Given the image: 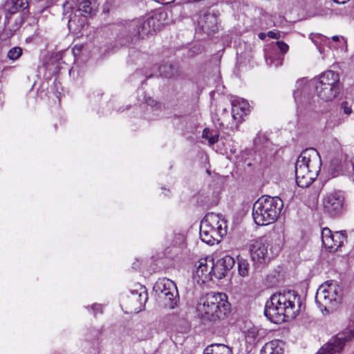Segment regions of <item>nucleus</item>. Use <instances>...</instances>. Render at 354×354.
Wrapping results in <instances>:
<instances>
[{"instance_id": "1", "label": "nucleus", "mask_w": 354, "mask_h": 354, "mask_svg": "<svg viewBox=\"0 0 354 354\" xmlns=\"http://www.w3.org/2000/svg\"><path fill=\"white\" fill-rule=\"evenodd\" d=\"M301 297L294 290L273 294L264 309L266 317L274 323L295 319L301 310Z\"/></svg>"}, {"instance_id": "2", "label": "nucleus", "mask_w": 354, "mask_h": 354, "mask_svg": "<svg viewBox=\"0 0 354 354\" xmlns=\"http://www.w3.org/2000/svg\"><path fill=\"white\" fill-rule=\"evenodd\" d=\"M168 23L167 12L157 11L151 16L125 21L120 26L118 37L126 39L127 41L133 42L160 30Z\"/></svg>"}, {"instance_id": "3", "label": "nucleus", "mask_w": 354, "mask_h": 354, "mask_svg": "<svg viewBox=\"0 0 354 354\" xmlns=\"http://www.w3.org/2000/svg\"><path fill=\"white\" fill-rule=\"evenodd\" d=\"M62 21H66L70 31L77 32L83 29L86 19L97 11V0H85L78 3L77 0H66L63 3Z\"/></svg>"}, {"instance_id": "4", "label": "nucleus", "mask_w": 354, "mask_h": 354, "mask_svg": "<svg viewBox=\"0 0 354 354\" xmlns=\"http://www.w3.org/2000/svg\"><path fill=\"white\" fill-rule=\"evenodd\" d=\"M230 304L225 293L209 292L201 297L196 304V313L203 320L216 322L226 317Z\"/></svg>"}, {"instance_id": "5", "label": "nucleus", "mask_w": 354, "mask_h": 354, "mask_svg": "<svg viewBox=\"0 0 354 354\" xmlns=\"http://www.w3.org/2000/svg\"><path fill=\"white\" fill-rule=\"evenodd\" d=\"M322 167V160L314 148L304 150L295 163L296 183L300 187H307L317 178Z\"/></svg>"}, {"instance_id": "6", "label": "nucleus", "mask_w": 354, "mask_h": 354, "mask_svg": "<svg viewBox=\"0 0 354 354\" xmlns=\"http://www.w3.org/2000/svg\"><path fill=\"white\" fill-rule=\"evenodd\" d=\"M283 207V201L279 197L261 196L253 204L252 217L254 223L258 225L273 223L279 217Z\"/></svg>"}, {"instance_id": "7", "label": "nucleus", "mask_w": 354, "mask_h": 354, "mask_svg": "<svg viewBox=\"0 0 354 354\" xmlns=\"http://www.w3.org/2000/svg\"><path fill=\"white\" fill-rule=\"evenodd\" d=\"M342 290L335 281H326L317 290L315 302L320 310L327 314L333 311L340 302Z\"/></svg>"}, {"instance_id": "8", "label": "nucleus", "mask_w": 354, "mask_h": 354, "mask_svg": "<svg viewBox=\"0 0 354 354\" xmlns=\"http://www.w3.org/2000/svg\"><path fill=\"white\" fill-rule=\"evenodd\" d=\"M341 84L337 73L327 71L315 80V90L317 96L324 102L334 100L339 93Z\"/></svg>"}, {"instance_id": "9", "label": "nucleus", "mask_w": 354, "mask_h": 354, "mask_svg": "<svg viewBox=\"0 0 354 354\" xmlns=\"http://www.w3.org/2000/svg\"><path fill=\"white\" fill-rule=\"evenodd\" d=\"M323 212L331 218L341 216L346 210L345 197L341 191H332L324 194L322 199Z\"/></svg>"}, {"instance_id": "10", "label": "nucleus", "mask_w": 354, "mask_h": 354, "mask_svg": "<svg viewBox=\"0 0 354 354\" xmlns=\"http://www.w3.org/2000/svg\"><path fill=\"white\" fill-rule=\"evenodd\" d=\"M153 290L166 308L174 309L176 306L178 294L174 281L167 278L160 279L156 282Z\"/></svg>"}, {"instance_id": "11", "label": "nucleus", "mask_w": 354, "mask_h": 354, "mask_svg": "<svg viewBox=\"0 0 354 354\" xmlns=\"http://www.w3.org/2000/svg\"><path fill=\"white\" fill-rule=\"evenodd\" d=\"M354 339V328H346L324 344L317 354H337L343 349L346 342Z\"/></svg>"}, {"instance_id": "12", "label": "nucleus", "mask_w": 354, "mask_h": 354, "mask_svg": "<svg viewBox=\"0 0 354 354\" xmlns=\"http://www.w3.org/2000/svg\"><path fill=\"white\" fill-rule=\"evenodd\" d=\"M268 247V244L263 238L255 240L251 245L250 255L255 269L261 268L270 259Z\"/></svg>"}, {"instance_id": "13", "label": "nucleus", "mask_w": 354, "mask_h": 354, "mask_svg": "<svg viewBox=\"0 0 354 354\" xmlns=\"http://www.w3.org/2000/svg\"><path fill=\"white\" fill-rule=\"evenodd\" d=\"M321 237L323 245L326 248L328 249L330 252L337 250L346 239L345 232L342 231L332 232L328 227L322 229Z\"/></svg>"}, {"instance_id": "14", "label": "nucleus", "mask_w": 354, "mask_h": 354, "mask_svg": "<svg viewBox=\"0 0 354 354\" xmlns=\"http://www.w3.org/2000/svg\"><path fill=\"white\" fill-rule=\"evenodd\" d=\"M214 259L212 257H207L201 259L194 272L195 277L198 278V282L201 281L202 283H205L212 280L214 276Z\"/></svg>"}, {"instance_id": "15", "label": "nucleus", "mask_w": 354, "mask_h": 354, "mask_svg": "<svg viewBox=\"0 0 354 354\" xmlns=\"http://www.w3.org/2000/svg\"><path fill=\"white\" fill-rule=\"evenodd\" d=\"M198 29L207 35L216 32L218 29L217 15L207 12L200 17L198 21Z\"/></svg>"}, {"instance_id": "16", "label": "nucleus", "mask_w": 354, "mask_h": 354, "mask_svg": "<svg viewBox=\"0 0 354 354\" xmlns=\"http://www.w3.org/2000/svg\"><path fill=\"white\" fill-rule=\"evenodd\" d=\"M202 224H206L211 230L218 232V236L221 238L226 234V224L224 219L214 213H208L201 221Z\"/></svg>"}, {"instance_id": "17", "label": "nucleus", "mask_w": 354, "mask_h": 354, "mask_svg": "<svg viewBox=\"0 0 354 354\" xmlns=\"http://www.w3.org/2000/svg\"><path fill=\"white\" fill-rule=\"evenodd\" d=\"M234 264L235 260L230 255H225L218 259L216 262L214 261V277L218 279H223Z\"/></svg>"}, {"instance_id": "18", "label": "nucleus", "mask_w": 354, "mask_h": 354, "mask_svg": "<svg viewBox=\"0 0 354 354\" xmlns=\"http://www.w3.org/2000/svg\"><path fill=\"white\" fill-rule=\"evenodd\" d=\"M200 237L202 241L209 245H214L215 241L218 242L220 237L218 232L214 230H211L206 224H201Z\"/></svg>"}, {"instance_id": "19", "label": "nucleus", "mask_w": 354, "mask_h": 354, "mask_svg": "<svg viewBox=\"0 0 354 354\" xmlns=\"http://www.w3.org/2000/svg\"><path fill=\"white\" fill-rule=\"evenodd\" d=\"M284 343L279 339L270 341L264 344L260 354H284Z\"/></svg>"}, {"instance_id": "20", "label": "nucleus", "mask_w": 354, "mask_h": 354, "mask_svg": "<svg viewBox=\"0 0 354 354\" xmlns=\"http://www.w3.org/2000/svg\"><path fill=\"white\" fill-rule=\"evenodd\" d=\"M147 299V292L145 287L140 286L138 290L131 291V295L130 296L131 301L139 304V307L137 308L136 310H141L145 305Z\"/></svg>"}, {"instance_id": "21", "label": "nucleus", "mask_w": 354, "mask_h": 354, "mask_svg": "<svg viewBox=\"0 0 354 354\" xmlns=\"http://www.w3.org/2000/svg\"><path fill=\"white\" fill-rule=\"evenodd\" d=\"M249 111V104L247 102L242 100L238 104L232 103V115L234 120L241 119L243 115H247Z\"/></svg>"}, {"instance_id": "22", "label": "nucleus", "mask_w": 354, "mask_h": 354, "mask_svg": "<svg viewBox=\"0 0 354 354\" xmlns=\"http://www.w3.org/2000/svg\"><path fill=\"white\" fill-rule=\"evenodd\" d=\"M203 354H232V351L225 344H212L205 348Z\"/></svg>"}, {"instance_id": "23", "label": "nucleus", "mask_w": 354, "mask_h": 354, "mask_svg": "<svg viewBox=\"0 0 354 354\" xmlns=\"http://www.w3.org/2000/svg\"><path fill=\"white\" fill-rule=\"evenodd\" d=\"M309 38L314 43V44L317 46V48H318L319 51L321 53H322V46L327 45L330 48V39L328 37H327L324 35H322L318 34V33H316V34L312 33L309 35Z\"/></svg>"}, {"instance_id": "24", "label": "nucleus", "mask_w": 354, "mask_h": 354, "mask_svg": "<svg viewBox=\"0 0 354 354\" xmlns=\"http://www.w3.org/2000/svg\"><path fill=\"white\" fill-rule=\"evenodd\" d=\"M160 75L165 77H171L176 75V70L173 65L164 64L159 66Z\"/></svg>"}, {"instance_id": "25", "label": "nucleus", "mask_w": 354, "mask_h": 354, "mask_svg": "<svg viewBox=\"0 0 354 354\" xmlns=\"http://www.w3.org/2000/svg\"><path fill=\"white\" fill-rule=\"evenodd\" d=\"M239 274L243 277L249 275L250 263L248 260L243 258H238Z\"/></svg>"}, {"instance_id": "26", "label": "nucleus", "mask_w": 354, "mask_h": 354, "mask_svg": "<svg viewBox=\"0 0 354 354\" xmlns=\"http://www.w3.org/2000/svg\"><path fill=\"white\" fill-rule=\"evenodd\" d=\"M29 3L28 0H12V12H16L24 10L28 7Z\"/></svg>"}, {"instance_id": "27", "label": "nucleus", "mask_w": 354, "mask_h": 354, "mask_svg": "<svg viewBox=\"0 0 354 354\" xmlns=\"http://www.w3.org/2000/svg\"><path fill=\"white\" fill-rule=\"evenodd\" d=\"M266 64L270 66L278 67L282 65L283 58L279 56L266 55Z\"/></svg>"}, {"instance_id": "28", "label": "nucleus", "mask_w": 354, "mask_h": 354, "mask_svg": "<svg viewBox=\"0 0 354 354\" xmlns=\"http://www.w3.org/2000/svg\"><path fill=\"white\" fill-rule=\"evenodd\" d=\"M202 136L203 138L207 139L211 145L216 143L218 140V135L217 133L213 134L207 128L204 129Z\"/></svg>"}, {"instance_id": "29", "label": "nucleus", "mask_w": 354, "mask_h": 354, "mask_svg": "<svg viewBox=\"0 0 354 354\" xmlns=\"http://www.w3.org/2000/svg\"><path fill=\"white\" fill-rule=\"evenodd\" d=\"M22 55V50L19 47H14L11 48L8 53V57L10 60H17Z\"/></svg>"}, {"instance_id": "30", "label": "nucleus", "mask_w": 354, "mask_h": 354, "mask_svg": "<svg viewBox=\"0 0 354 354\" xmlns=\"http://www.w3.org/2000/svg\"><path fill=\"white\" fill-rule=\"evenodd\" d=\"M306 80H299L296 82V89L293 91V97L295 101H297L298 97L301 95V90L305 86Z\"/></svg>"}, {"instance_id": "31", "label": "nucleus", "mask_w": 354, "mask_h": 354, "mask_svg": "<svg viewBox=\"0 0 354 354\" xmlns=\"http://www.w3.org/2000/svg\"><path fill=\"white\" fill-rule=\"evenodd\" d=\"M185 241V237L183 234L178 233L175 234L174 236V239L172 240V244L174 245L180 246L184 244Z\"/></svg>"}, {"instance_id": "32", "label": "nucleus", "mask_w": 354, "mask_h": 354, "mask_svg": "<svg viewBox=\"0 0 354 354\" xmlns=\"http://www.w3.org/2000/svg\"><path fill=\"white\" fill-rule=\"evenodd\" d=\"M340 109L342 110L344 113L347 115H351L352 113L351 105L349 104V102L346 101H343L342 102H341Z\"/></svg>"}, {"instance_id": "33", "label": "nucleus", "mask_w": 354, "mask_h": 354, "mask_svg": "<svg viewBox=\"0 0 354 354\" xmlns=\"http://www.w3.org/2000/svg\"><path fill=\"white\" fill-rule=\"evenodd\" d=\"M278 49L281 52L282 54H285L288 51L289 46L283 41H278L276 42Z\"/></svg>"}, {"instance_id": "34", "label": "nucleus", "mask_w": 354, "mask_h": 354, "mask_svg": "<svg viewBox=\"0 0 354 354\" xmlns=\"http://www.w3.org/2000/svg\"><path fill=\"white\" fill-rule=\"evenodd\" d=\"M189 5L187 3L183 4H176L172 8V10L174 11H178L180 10L182 12L183 15H186L187 13L185 12V10L188 8Z\"/></svg>"}, {"instance_id": "35", "label": "nucleus", "mask_w": 354, "mask_h": 354, "mask_svg": "<svg viewBox=\"0 0 354 354\" xmlns=\"http://www.w3.org/2000/svg\"><path fill=\"white\" fill-rule=\"evenodd\" d=\"M91 308L93 310V314L96 315L97 313H102V306L101 304H94L91 306Z\"/></svg>"}, {"instance_id": "36", "label": "nucleus", "mask_w": 354, "mask_h": 354, "mask_svg": "<svg viewBox=\"0 0 354 354\" xmlns=\"http://www.w3.org/2000/svg\"><path fill=\"white\" fill-rule=\"evenodd\" d=\"M267 35L273 39H279L280 37V34L279 32L269 31L267 33Z\"/></svg>"}, {"instance_id": "37", "label": "nucleus", "mask_w": 354, "mask_h": 354, "mask_svg": "<svg viewBox=\"0 0 354 354\" xmlns=\"http://www.w3.org/2000/svg\"><path fill=\"white\" fill-rule=\"evenodd\" d=\"M12 35L11 32L7 33V30H5V34L3 33L0 35V39L2 40H5L7 38H9Z\"/></svg>"}, {"instance_id": "38", "label": "nucleus", "mask_w": 354, "mask_h": 354, "mask_svg": "<svg viewBox=\"0 0 354 354\" xmlns=\"http://www.w3.org/2000/svg\"><path fill=\"white\" fill-rule=\"evenodd\" d=\"M282 242H283V240L279 239L277 248H274V250H276V253L279 252V250L281 248V245L282 244Z\"/></svg>"}, {"instance_id": "39", "label": "nucleus", "mask_w": 354, "mask_h": 354, "mask_svg": "<svg viewBox=\"0 0 354 354\" xmlns=\"http://www.w3.org/2000/svg\"><path fill=\"white\" fill-rule=\"evenodd\" d=\"M266 35L263 32H261L259 34V37L261 39H264L266 38Z\"/></svg>"}, {"instance_id": "40", "label": "nucleus", "mask_w": 354, "mask_h": 354, "mask_svg": "<svg viewBox=\"0 0 354 354\" xmlns=\"http://www.w3.org/2000/svg\"><path fill=\"white\" fill-rule=\"evenodd\" d=\"M332 40L333 41L337 42V41H338L339 40V37L337 35L333 36V37H332Z\"/></svg>"}, {"instance_id": "41", "label": "nucleus", "mask_w": 354, "mask_h": 354, "mask_svg": "<svg viewBox=\"0 0 354 354\" xmlns=\"http://www.w3.org/2000/svg\"><path fill=\"white\" fill-rule=\"evenodd\" d=\"M335 2L337 3H346L348 0H333Z\"/></svg>"}, {"instance_id": "42", "label": "nucleus", "mask_w": 354, "mask_h": 354, "mask_svg": "<svg viewBox=\"0 0 354 354\" xmlns=\"http://www.w3.org/2000/svg\"><path fill=\"white\" fill-rule=\"evenodd\" d=\"M332 164H333V165H335V160H333L332 161Z\"/></svg>"}, {"instance_id": "43", "label": "nucleus", "mask_w": 354, "mask_h": 354, "mask_svg": "<svg viewBox=\"0 0 354 354\" xmlns=\"http://www.w3.org/2000/svg\"><path fill=\"white\" fill-rule=\"evenodd\" d=\"M151 102H152V103H151V104H150V105H151V106H153V100H151Z\"/></svg>"}]
</instances>
